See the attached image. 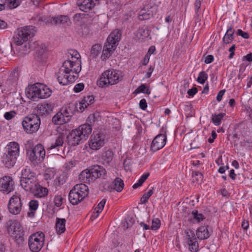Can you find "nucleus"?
I'll return each instance as SVG.
<instances>
[{"label": "nucleus", "instance_id": "obj_1", "mask_svg": "<svg viewBox=\"0 0 252 252\" xmlns=\"http://www.w3.org/2000/svg\"><path fill=\"white\" fill-rule=\"evenodd\" d=\"M71 64L68 62H64L62 66L59 69L57 74L59 83L63 85H66L69 83L73 82L78 77L80 72L79 64H76V68L71 67Z\"/></svg>", "mask_w": 252, "mask_h": 252}, {"label": "nucleus", "instance_id": "obj_2", "mask_svg": "<svg viewBox=\"0 0 252 252\" xmlns=\"http://www.w3.org/2000/svg\"><path fill=\"white\" fill-rule=\"evenodd\" d=\"M107 173L105 169L102 166L94 165L89 169L81 172L79 179L84 183H93L98 178L105 179Z\"/></svg>", "mask_w": 252, "mask_h": 252}, {"label": "nucleus", "instance_id": "obj_3", "mask_svg": "<svg viewBox=\"0 0 252 252\" xmlns=\"http://www.w3.org/2000/svg\"><path fill=\"white\" fill-rule=\"evenodd\" d=\"M121 31L116 29L108 36L101 56V59L102 61L108 59L111 56L118 45V43L121 39Z\"/></svg>", "mask_w": 252, "mask_h": 252}, {"label": "nucleus", "instance_id": "obj_4", "mask_svg": "<svg viewBox=\"0 0 252 252\" xmlns=\"http://www.w3.org/2000/svg\"><path fill=\"white\" fill-rule=\"evenodd\" d=\"M123 76L117 70L109 69L103 72L98 81V85L101 87L117 84L122 80Z\"/></svg>", "mask_w": 252, "mask_h": 252}, {"label": "nucleus", "instance_id": "obj_5", "mask_svg": "<svg viewBox=\"0 0 252 252\" xmlns=\"http://www.w3.org/2000/svg\"><path fill=\"white\" fill-rule=\"evenodd\" d=\"M89 192L88 187L84 184H79L70 190L68 199L72 205H77L84 199Z\"/></svg>", "mask_w": 252, "mask_h": 252}, {"label": "nucleus", "instance_id": "obj_6", "mask_svg": "<svg viewBox=\"0 0 252 252\" xmlns=\"http://www.w3.org/2000/svg\"><path fill=\"white\" fill-rule=\"evenodd\" d=\"M24 131L28 134H33L39 129L41 121L38 115L32 114L25 117L22 121Z\"/></svg>", "mask_w": 252, "mask_h": 252}, {"label": "nucleus", "instance_id": "obj_7", "mask_svg": "<svg viewBox=\"0 0 252 252\" xmlns=\"http://www.w3.org/2000/svg\"><path fill=\"white\" fill-rule=\"evenodd\" d=\"M35 34V31L32 26H26L21 30L18 29L17 33L13 36L11 48L13 44L21 45L29 39L32 37Z\"/></svg>", "mask_w": 252, "mask_h": 252}, {"label": "nucleus", "instance_id": "obj_8", "mask_svg": "<svg viewBox=\"0 0 252 252\" xmlns=\"http://www.w3.org/2000/svg\"><path fill=\"white\" fill-rule=\"evenodd\" d=\"M45 235L42 232H37L30 236L28 240L29 247L32 252H39L44 246Z\"/></svg>", "mask_w": 252, "mask_h": 252}, {"label": "nucleus", "instance_id": "obj_9", "mask_svg": "<svg viewBox=\"0 0 252 252\" xmlns=\"http://www.w3.org/2000/svg\"><path fill=\"white\" fill-rule=\"evenodd\" d=\"M45 151L43 145L38 144L32 150L27 152L30 160L34 164L42 162L45 157Z\"/></svg>", "mask_w": 252, "mask_h": 252}, {"label": "nucleus", "instance_id": "obj_10", "mask_svg": "<svg viewBox=\"0 0 252 252\" xmlns=\"http://www.w3.org/2000/svg\"><path fill=\"white\" fill-rule=\"evenodd\" d=\"M22 203L20 195L16 194L13 195L9 201L8 208L9 212L13 215L19 214L22 210Z\"/></svg>", "mask_w": 252, "mask_h": 252}, {"label": "nucleus", "instance_id": "obj_11", "mask_svg": "<svg viewBox=\"0 0 252 252\" xmlns=\"http://www.w3.org/2000/svg\"><path fill=\"white\" fill-rule=\"evenodd\" d=\"M14 184L12 177L4 176L0 178V191L4 194H8L14 190Z\"/></svg>", "mask_w": 252, "mask_h": 252}, {"label": "nucleus", "instance_id": "obj_12", "mask_svg": "<svg viewBox=\"0 0 252 252\" xmlns=\"http://www.w3.org/2000/svg\"><path fill=\"white\" fill-rule=\"evenodd\" d=\"M104 144V136L103 134L93 133L89 141V145L90 148L94 150H97L103 146Z\"/></svg>", "mask_w": 252, "mask_h": 252}, {"label": "nucleus", "instance_id": "obj_13", "mask_svg": "<svg viewBox=\"0 0 252 252\" xmlns=\"http://www.w3.org/2000/svg\"><path fill=\"white\" fill-rule=\"evenodd\" d=\"M80 133L76 129L71 130L67 136L68 144L74 146L85 140Z\"/></svg>", "mask_w": 252, "mask_h": 252}, {"label": "nucleus", "instance_id": "obj_14", "mask_svg": "<svg viewBox=\"0 0 252 252\" xmlns=\"http://www.w3.org/2000/svg\"><path fill=\"white\" fill-rule=\"evenodd\" d=\"M166 136L165 134H159L153 139L151 145V150L153 152H156L162 148L165 145Z\"/></svg>", "mask_w": 252, "mask_h": 252}, {"label": "nucleus", "instance_id": "obj_15", "mask_svg": "<svg viewBox=\"0 0 252 252\" xmlns=\"http://www.w3.org/2000/svg\"><path fill=\"white\" fill-rule=\"evenodd\" d=\"M37 85L38 83H35L26 90L27 96L33 101H38L40 98V87Z\"/></svg>", "mask_w": 252, "mask_h": 252}, {"label": "nucleus", "instance_id": "obj_16", "mask_svg": "<svg viewBox=\"0 0 252 252\" xmlns=\"http://www.w3.org/2000/svg\"><path fill=\"white\" fill-rule=\"evenodd\" d=\"M68 59L65 60L64 62H68L71 65V67L76 68V64L77 63L79 64V68L80 70H81V62L80 60L81 56L79 53L75 50H70L68 52Z\"/></svg>", "mask_w": 252, "mask_h": 252}, {"label": "nucleus", "instance_id": "obj_17", "mask_svg": "<svg viewBox=\"0 0 252 252\" xmlns=\"http://www.w3.org/2000/svg\"><path fill=\"white\" fill-rule=\"evenodd\" d=\"M9 232H11V237H12L16 241L18 240H22L23 237V231L18 223H13L9 228Z\"/></svg>", "mask_w": 252, "mask_h": 252}, {"label": "nucleus", "instance_id": "obj_18", "mask_svg": "<svg viewBox=\"0 0 252 252\" xmlns=\"http://www.w3.org/2000/svg\"><path fill=\"white\" fill-rule=\"evenodd\" d=\"M21 185L27 191H34L36 186L38 184L36 178H32L29 179L21 180Z\"/></svg>", "mask_w": 252, "mask_h": 252}, {"label": "nucleus", "instance_id": "obj_19", "mask_svg": "<svg viewBox=\"0 0 252 252\" xmlns=\"http://www.w3.org/2000/svg\"><path fill=\"white\" fill-rule=\"evenodd\" d=\"M79 8L81 10L87 12L92 10L98 0H79Z\"/></svg>", "mask_w": 252, "mask_h": 252}, {"label": "nucleus", "instance_id": "obj_20", "mask_svg": "<svg viewBox=\"0 0 252 252\" xmlns=\"http://www.w3.org/2000/svg\"><path fill=\"white\" fill-rule=\"evenodd\" d=\"M65 135L63 133H59L55 138V141L51 143L49 149H57L58 150L62 147L64 143Z\"/></svg>", "mask_w": 252, "mask_h": 252}, {"label": "nucleus", "instance_id": "obj_21", "mask_svg": "<svg viewBox=\"0 0 252 252\" xmlns=\"http://www.w3.org/2000/svg\"><path fill=\"white\" fill-rule=\"evenodd\" d=\"M61 112L63 113L66 118L70 120V117L74 114L75 111H78L77 106L75 103H70L65 107H63L61 109Z\"/></svg>", "mask_w": 252, "mask_h": 252}, {"label": "nucleus", "instance_id": "obj_22", "mask_svg": "<svg viewBox=\"0 0 252 252\" xmlns=\"http://www.w3.org/2000/svg\"><path fill=\"white\" fill-rule=\"evenodd\" d=\"M17 157L5 153L2 158V162L7 168L13 167L16 163Z\"/></svg>", "mask_w": 252, "mask_h": 252}, {"label": "nucleus", "instance_id": "obj_23", "mask_svg": "<svg viewBox=\"0 0 252 252\" xmlns=\"http://www.w3.org/2000/svg\"><path fill=\"white\" fill-rule=\"evenodd\" d=\"M37 112L39 116V115L43 116H47L52 111L53 107L49 103H42L38 104L37 106Z\"/></svg>", "mask_w": 252, "mask_h": 252}, {"label": "nucleus", "instance_id": "obj_24", "mask_svg": "<svg viewBox=\"0 0 252 252\" xmlns=\"http://www.w3.org/2000/svg\"><path fill=\"white\" fill-rule=\"evenodd\" d=\"M209 228L208 225H202L198 227L196 232L197 238L201 240L208 239L210 236Z\"/></svg>", "mask_w": 252, "mask_h": 252}, {"label": "nucleus", "instance_id": "obj_25", "mask_svg": "<svg viewBox=\"0 0 252 252\" xmlns=\"http://www.w3.org/2000/svg\"><path fill=\"white\" fill-rule=\"evenodd\" d=\"M153 7H151L149 9H146L145 7L142 8L139 12L138 18L140 20H148L152 18L156 13L154 11Z\"/></svg>", "mask_w": 252, "mask_h": 252}, {"label": "nucleus", "instance_id": "obj_26", "mask_svg": "<svg viewBox=\"0 0 252 252\" xmlns=\"http://www.w3.org/2000/svg\"><path fill=\"white\" fill-rule=\"evenodd\" d=\"M76 129L81 133V135L86 139V137L91 134L92 131V126L90 124H83L80 126Z\"/></svg>", "mask_w": 252, "mask_h": 252}, {"label": "nucleus", "instance_id": "obj_27", "mask_svg": "<svg viewBox=\"0 0 252 252\" xmlns=\"http://www.w3.org/2000/svg\"><path fill=\"white\" fill-rule=\"evenodd\" d=\"M51 23L57 25L61 24L64 26L68 25L70 23V19L67 16L61 15L58 17H52L51 19Z\"/></svg>", "mask_w": 252, "mask_h": 252}, {"label": "nucleus", "instance_id": "obj_28", "mask_svg": "<svg viewBox=\"0 0 252 252\" xmlns=\"http://www.w3.org/2000/svg\"><path fill=\"white\" fill-rule=\"evenodd\" d=\"M61 111L58 112L53 118L52 122L56 125H62L68 122V119L66 118Z\"/></svg>", "mask_w": 252, "mask_h": 252}, {"label": "nucleus", "instance_id": "obj_29", "mask_svg": "<svg viewBox=\"0 0 252 252\" xmlns=\"http://www.w3.org/2000/svg\"><path fill=\"white\" fill-rule=\"evenodd\" d=\"M7 153L11 154L13 156L18 157L19 153V144L15 142L9 143L7 145Z\"/></svg>", "mask_w": 252, "mask_h": 252}, {"label": "nucleus", "instance_id": "obj_30", "mask_svg": "<svg viewBox=\"0 0 252 252\" xmlns=\"http://www.w3.org/2000/svg\"><path fill=\"white\" fill-rule=\"evenodd\" d=\"M235 30L232 26L227 29L224 36L223 37L222 41L223 44H229L234 39V33Z\"/></svg>", "mask_w": 252, "mask_h": 252}, {"label": "nucleus", "instance_id": "obj_31", "mask_svg": "<svg viewBox=\"0 0 252 252\" xmlns=\"http://www.w3.org/2000/svg\"><path fill=\"white\" fill-rule=\"evenodd\" d=\"M94 102V97L93 95H88L85 97L79 103V109L82 111L84 107L87 108L89 105L93 104Z\"/></svg>", "mask_w": 252, "mask_h": 252}, {"label": "nucleus", "instance_id": "obj_32", "mask_svg": "<svg viewBox=\"0 0 252 252\" xmlns=\"http://www.w3.org/2000/svg\"><path fill=\"white\" fill-rule=\"evenodd\" d=\"M66 220L65 219H60L57 218L56 219V231L58 234H61L63 233L65 230V224Z\"/></svg>", "mask_w": 252, "mask_h": 252}, {"label": "nucleus", "instance_id": "obj_33", "mask_svg": "<svg viewBox=\"0 0 252 252\" xmlns=\"http://www.w3.org/2000/svg\"><path fill=\"white\" fill-rule=\"evenodd\" d=\"M37 86L40 87V91L39 92L40 98H45L50 96L51 94V90L46 86L38 83Z\"/></svg>", "mask_w": 252, "mask_h": 252}, {"label": "nucleus", "instance_id": "obj_34", "mask_svg": "<svg viewBox=\"0 0 252 252\" xmlns=\"http://www.w3.org/2000/svg\"><path fill=\"white\" fill-rule=\"evenodd\" d=\"M35 195L38 197H43L46 196L48 194V189L46 188L41 187L38 184L36 186L34 191Z\"/></svg>", "mask_w": 252, "mask_h": 252}, {"label": "nucleus", "instance_id": "obj_35", "mask_svg": "<svg viewBox=\"0 0 252 252\" xmlns=\"http://www.w3.org/2000/svg\"><path fill=\"white\" fill-rule=\"evenodd\" d=\"M38 207V202L35 200H32L29 202V208L30 212L28 213L29 217H33L34 216L35 213Z\"/></svg>", "mask_w": 252, "mask_h": 252}, {"label": "nucleus", "instance_id": "obj_36", "mask_svg": "<svg viewBox=\"0 0 252 252\" xmlns=\"http://www.w3.org/2000/svg\"><path fill=\"white\" fill-rule=\"evenodd\" d=\"M113 189H115L118 192H121L124 187V183L123 180L120 178H116L113 182Z\"/></svg>", "mask_w": 252, "mask_h": 252}, {"label": "nucleus", "instance_id": "obj_37", "mask_svg": "<svg viewBox=\"0 0 252 252\" xmlns=\"http://www.w3.org/2000/svg\"><path fill=\"white\" fill-rule=\"evenodd\" d=\"M32 178H36L35 173L33 172L30 168H26L22 172L21 180L29 179Z\"/></svg>", "mask_w": 252, "mask_h": 252}, {"label": "nucleus", "instance_id": "obj_38", "mask_svg": "<svg viewBox=\"0 0 252 252\" xmlns=\"http://www.w3.org/2000/svg\"><path fill=\"white\" fill-rule=\"evenodd\" d=\"M114 154L112 151L108 150L105 152L102 155V159L104 163L109 164L113 158Z\"/></svg>", "mask_w": 252, "mask_h": 252}, {"label": "nucleus", "instance_id": "obj_39", "mask_svg": "<svg viewBox=\"0 0 252 252\" xmlns=\"http://www.w3.org/2000/svg\"><path fill=\"white\" fill-rule=\"evenodd\" d=\"M137 35L141 37L142 38H145L149 35V31L146 26H143L138 30L137 32Z\"/></svg>", "mask_w": 252, "mask_h": 252}, {"label": "nucleus", "instance_id": "obj_40", "mask_svg": "<svg viewBox=\"0 0 252 252\" xmlns=\"http://www.w3.org/2000/svg\"><path fill=\"white\" fill-rule=\"evenodd\" d=\"M149 175H150L149 173H146L143 174L141 176V177H140V178L139 179L138 182L135 183V184H134L133 185L132 188L134 189H137V188L141 186L142 185V184L147 180V179L148 178Z\"/></svg>", "mask_w": 252, "mask_h": 252}, {"label": "nucleus", "instance_id": "obj_41", "mask_svg": "<svg viewBox=\"0 0 252 252\" xmlns=\"http://www.w3.org/2000/svg\"><path fill=\"white\" fill-rule=\"evenodd\" d=\"M101 46L99 44L94 45L91 50V54L93 58L96 57L100 53L101 50Z\"/></svg>", "mask_w": 252, "mask_h": 252}, {"label": "nucleus", "instance_id": "obj_42", "mask_svg": "<svg viewBox=\"0 0 252 252\" xmlns=\"http://www.w3.org/2000/svg\"><path fill=\"white\" fill-rule=\"evenodd\" d=\"M191 176L193 178V182H198L199 181H202L203 178V175L201 173L196 171H193L192 172Z\"/></svg>", "mask_w": 252, "mask_h": 252}, {"label": "nucleus", "instance_id": "obj_43", "mask_svg": "<svg viewBox=\"0 0 252 252\" xmlns=\"http://www.w3.org/2000/svg\"><path fill=\"white\" fill-rule=\"evenodd\" d=\"M187 244L189 246V249L192 252H196L198 249V243L197 239L194 241L187 242Z\"/></svg>", "mask_w": 252, "mask_h": 252}, {"label": "nucleus", "instance_id": "obj_44", "mask_svg": "<svg viewBox=\"0 0 252 252\" xmlns=\"http://www.w3.org/2000/svg\"><path fill=\"white\" fill-rule=\"evenodd\" d=\"M153 189L154 188L152 187L148 191L143 194L142 197L141 198L140 201L142 203L145 204L148 202V200L149 197L153 194Z\"/></svg>", "mask_w": 252, "mask_h": 252}, {"label": "nucleus", "instance_id": "obj_45", "mask_svg": "<svg viewBox=\"0 0 252 252\" xmlns=\"http://www.w3.org/2000/svg\"><path fill=\"white\" fill-rule=\"evenodd\" d=\"M225 115L224 113H220L218 115H214L213 116L212 120L214 124L216 126H219L220 124L221 120Z\"/></svg>", "mask_w": 252, "mask_h": 252}, {"label": "nucleus", "instance_id": "obj_46", "mask_svg": "<svg viewBox=\"0 0 252 252\" xmlns=\"http://www.w3.org/2000/svg\"><path fill=\"white\" fill-rule=\"evenodd\" d=\"M134 222V220L131 217H127L126 218L123 223V227L124 229H126L132 226Z\"/></svg>", "mask_w": 252, "mask_h": 252}, {"label": "nucleus", "instance_id": "obj_47", "mask_svg": "<svg viewBox=\"0 0 252 252\" xmlns=\"http://www.w3.org/2000/svg\"><path fill=\"white\" fill-rule=\"evenodd\" d=\"M135 92L137 94L142 93L149 94L151 93V91L147 88L145 84H141L135 90Z\"/></svg>", "mask_w": 252, "mask_h": 252}, {"label": "nucleus", "instance_id": "obj_48", "mask_svg": "<svg viewBox=\"0 0 252 252\" xmlns=\"http://www.w3.org/2000/svg\"><path fill=\"white\" fill-rule=\"evenodd\" d=\"M207 79V74L204 71H202L198 75L197 81L200 84H203Z\"/></svg>", "mask_w": 252, "mask_h": 252}, {"label": "nucleus", "instance_id": "obj_49", "mask_svg": "<svg viewBox=\"0 0 252 252\" xmlns=\"http://www.w3.org/2000/svg\"><path fill=\"white\" fill-rule=\"evenodd\" d=\"M99 188L102 191H112L113 190V187L110 186L109 183L107 182L100 183L99 184Z\"/></svg>", "mask_w": 252, "mask_h": 252}, {"label": "nucleus", "instance_id": "obj_50", "mask_svg": "<svg viewBox=\"0 0 252 252\" xmlns=\"http://www.w3.org/2000/svg\"><path fill=\"white\" fill-rule=\"evenodd\" d=\"M185 233L186 234V237H187V242L190 241V240L194 241L195 240H196V238L195 237V234L194 232L190 229L186 230L185 231Z\"/></svg>", "mask_w": 252, "mask_h": 252}, {"label": "nucleus", "instance_id": "obj_51", "mask_svg": "<svg viewBox=\"0 0 252 252\" xmlns=\"http://www.w3.org/2000/svg\"><path fill=\"white\" fill-rule=\"evenodd\" d=\"M7 1V6L10 9H13L17 7L19 4L21 0H5Z\"/></svg>", "mask_w": 252, "mask_h": 252}, {"label": "nucleus", "instance_id": "obj_52", "mask_svg": "<svg viewBox=\"0 0 252 252\" xmlns=\"http://www.w3.org/2000/svg\"><path fill=\"white\" fill-rule=\"evenodd\" d=\"M191 215L193 218L195 219L197 221H200L203 220L205 218L204 216L201 213H198V211L193 210L192 211Z\"/></svg>", "mask_w": 252, "mask_h": 252}, {"label": "nucleus", "instance_id": "obj_53", "mask_svg": "<svg viewBox=\"0 0 252 252\" xmlns=\"http://www.w3.org/2000/svg\"><path fill=\"white\" fill-rule=\"evenodd\" d=\"M160 226V220L158 218L154 219L152 220L151 229L153 230H157Z\"/></svg>", "mask_w": 252, "mask_h": 252}, {"label": "nucleus", "instance_id": "obj_54", "mask_svg": "<svg viewBox=\"0 0 252 252\" xmlns=\"http://www.w3.org/2000/svg\"><path fill=\"white\" fill-rule=\"evenodd\" d=\"M106 202V199H103L97 205V206L94 208V211L96 213H100L102 212L104 206Z\"/></svg>", "mask_w": 252, "mask_h": 252}, {"label": "nucleus", "instance_id": "obj_55", "mask_svg": "<svg viewBox=\"0 0 252 252\" xmlns=\"http://www.w3.org/2000/svg\"><path fill=\"white\" fill-rule=\"evenodd\" d=\"M16 115V112L15 111H11L6 112L4 115V118L7 120H10L14 118Z\"/></svg>", "mask_w": 252, "mask_h": 252}, {"label": "nucleus", "instance_id": "obj_56", "mask_svg": "<svg viewBox=\"0 0 252 252\" xmlns=\"http://www.w3.org/2000/svg\"><path fill=\"white\" fill-rule=\"evenodd\" d=\"M87 121L91 124V125L94 124L95 122L98 121V118L96 114L91 115L88 118Z\"/></svg>", "mask_w": 252, "mask_h": 252}, {"label": "nucleus", "instance_id": "obj_57", "mask_svg": "<svg viewBox=\"0 0 252 252\" xmlns=\"http://www.w3.org/2000/svg\"><path fill=\"white\" fill-rule=\"evenodd\" d=\"M84 85L83 83H78L74 87L73 91L75 93H79L84 89Z\"/></svg>", "mask_w": 252, "mask_h": 252}, {"label": "nucleus", "instance_id": "obj_58", "mask_svg": "<svg viewBox=\"0 0 252 252\" xmlns=\"http://www.w3.org/2000/svg\"><path fill=\"white\" fill-rule=\"evenodd\" d=\"M63 198L61 196H56L54 199L55 204L57 207H60L62 204Z\"/></svg>", "mask_w": 252, "mask_h": 252}, {"label": "nucleus", "instance_id": "obj_59", "mask_svg": "<svg viewBox=\"0 0 252 252\" xmlns=\"http://www.w3.org/2000/svg\"><path fill=\"white\" fill-rule=\"evenodd\" d=\"M237 34L238 35L241 36L245 39H248L249 38V34L248 32H243L241 29H239L237 30Z\"/></svg>", "mask_w": 252, "mask_h": 252}, {"label": "nucleus", "instance_id": "obj_60", "mask_svg": "<svg viewBox=\"0 0 252 252\" xmlns=\"http://www.w3.org/2000/svg\"><path fill=\"white\" fill-rule=\"evenodd\" d=\"M139 107L143 110H145L147 107V104L145 99H142L139 102Z\"/></svg>", "mask_w": 252, "mask_h": 252}, {"label": "nucleus", "instance_id": "obj_61", "mask_svg": "<svg viewBox=\"0 0 252 252\" xmlns=\"http://www.w3.org/2000/svg\"><path fill=\"white\" fill-rule=\"evenodd\" d=\"M197 89L196 87H193L191 89H189L187 92V94L189 95L193 96L197 93Z\"/></svg>", "mask_w": 252, "mask_h": 252}, {"label": "nucleus", "instance_id": "obj_62", "mask_svg": "<svg viewBox=\"0 0 252 252\" xmlns=\"http://www.w3.org/2000/svg\"><path fill=\"white\" fill-rule=\"evenodd\" d=\"M214 57L212 55H208L205 59V61H204V62L205 63L208 64V63H211L212 62H213V61H214Z\"/></svg>", "mask_w": 252, "mask_h": 252}, {"label": "nucleus", "instance_id": "obj_63", "mask_svg": "<svg viewBox=\"0 0 252 252\" xmlns=\"http://www.w3.org/2000/svg\"><path fill=\"white\" fill-rule=\"evenodd\" d=\"M225 92V90H220L217 96V101H218L219 102L222 99V96L223 95L224 93Z\"/></svg>", "mask_w": 252, "mask_h": 252}, {"label": "nucleus", "instance_id": "obj_64", "mask_svg": "<svg viewBox=\"0 0 252 252\" xmlns=\"http://www.w3.org/2000/svg\"><path fill=\"white\" fill-rule=\"evenodd\" d=\"M243 60H246L248 62L252 61V53H250L247 55L245 56L243 58Z\"/></svg>", "mask_w": 252, "mask_h": 252}]
</instances>
